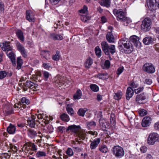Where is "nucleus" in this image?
<instances>
[{"label": "nucleus", "instance_id": "obj_59", "mask_svg": "<svg viewBox=\"0 0 159 159\" xmlns=\"http://www.w3.org/2000/svg\"><path fill=\"white\" fill-rule=\"evenodd\" d=\"M61 0H50V1L52 5L57 4Z\"/></svg>", "mask_w": 159, "mask_h": 159}, {"label": "nucleus", "instance_id": "obj_43", "mask_svg": "<svg viewBox=\"0 0 159 159\" xmlns=\"http://www.w3.org/2000/svg\"><path fill=\"white\" fill-rule=\"evenodd\" d=\"M80 19L83 21L86 22L88 20L90 19V17L87 15H80Z\"/></svg>", "mask_w": 159, "mask_h": 159}, {"label": "nucleus", "instance_id": "obj_2", "mask_svg": "<svg viewBox=\"0 0 159 159\" xmlns=\"http://www.w3.org/2000/svg\"><path fill=\"white\" fill-rule=\"evenodd\" d=\"M69 131L74 133L75 137L79 138V140H84V139L86 134L81 129L80 125H70L66 129L67 132H68Z\"/></svg>", "mask_w": 159, "mask_h": 159}, {"label": "nucleus", "instance_id": "obj_42", "mask_svg": "<svg viewBox=\"0 0 159 159\" xmlns=\"http://www.w3.org/2000/svg\"><path fill=\"white\" fill-rule=\"evenodd\" d=\"M110 123L111 125L115 126L116 124V119L113 114H111L110 118Z\"/></svg>", "mask_w": 159, "mask_h": 159}, {"label": "nucleus", "instance_id": "obj_5", "mask_svg": "<svg viewBox=\"0 0 159 159\" xmlns=\"http://www.w3.org/2000/svg\"><path fill=\"white\" fill-rule=\"evenodd\" d=\"M143 70L149 74H152L155 71L154 65L151 63H145L143 66Z\"/></svg>", "mask_w": 159, "mask_h": 159}, {"label": "nucleus", "instance_id": "obj_6", "mask_svg": "<svg viewBox=\"0 0 159 159\" xmlns=\"http://www.w3.org/2000/svg\"><path fill=\"white\" fill-rule=\"evenodd\" d=\"M151 21L150 19L145 18L142 21L141 28L144 31H147L151 28Z\"/></svg>", "mask_w": 159, "mask_h": 159}, {"label": "nucleus", "instance_id": "obj_40", "mask_svg": "<svg viewBox=\"0 0 159 159\" xmlns=\"http://www.w3.org/2000/svg\"><path fill=\"white\" fill-rule=\"evenodd\" d=\"M96 125V122L94 121H92L87 123V127L88 129H90L91 127H95Z\"/></svg>", "mask_w": 159, "mask_h": 159}, {"label": "nucleus", "instance_id": "obj_39", "mask_svg": "<svg viewBox=\"0 0 159 159\" xmlns=\"http://www.w3.org/2000/svg\"><path fill=\"white\" fill-rule=\"evenodd\" d=\"M90 89L94 92H97L99 90L98 87L95 84H91L90 86Z\"/></svg>", "mask_w": 159, "mask_h": 159}, {"label": "nucleus", "instance_id": "obj_23", "mask_svg": "<svg viewBox=\"0 0 159 159\" xmlns=\"http://www.w3.org/2000/svg\"><path fill=\"white\" fill-rule=\"evenodd\" d=\"M101 45L102 50L105 54V52H106L107 51H108L107 50H108L107 48H108L110 45L105 41H102L101 43Z\"/></svg>", "mask_w": 159, "mask_h": 159}, {"label": "nucleus", "instance_id": "obj_15", "mask_svg": "<svg viewBox=\"0 0 159 159\" xmlns=\"http://www.w3.org/2000/svg\"><path fill=\"white\" fill-rule=\"evenodd\" d=\"M7 54L8 57L10 58L13 65H16L15 58L14 53L11 51V49H9L7 50Z\"/></svg>", "mask_w": 159, "mask_h": 159}, {"label": "nucleus", "instance_id": "obj_11", "mask_svg": "<svg viewBox=\"0 0 159 159\" xmlns=\"http://www.w3.org/2000/svg\"><path fill=\"white\" fill-rule=\"evenodd\" d=\"M99 122L100 126L103 130L110 127L109 123L104 119H100Z\"/></svg>", "mask_w": 159, "mask_h": 159}, {"label": "nucleus", "instance_id": "obj_9", "mask_svg": "<svg viewBox=\"0 0 159 159\" xmlns=\"http://www.w3.org/2000/svg\"><path fill=\"white\" fill-rule=\"evenodd\" d=\"M16 46L17 49L20 52L23 56L24 57H26L27 55L25 50L24 46L19 42L17 43Z\"/></svg>", "mask_w": 159, "mask_h": 159}, {"label": "nucleus", "instance_id": "obj_46", "mask_svg": "<svg viewBox=\"0 0 159 159\" xmlns=\"http://www.w3.org/2000/svg\"><path fill=\"white\" fill-rule=\"evenodd\" d=\"M66 154L70 156H71L73 154V151L70 148H68L66 151Z\"/></svg>", "mask_w": 159, "mask_h": 159}, {"label": "nucleus", "instance_id": "obj_13", "mask_svg": "<svg viewBox=\"0 0 159 159\" xmlns=\"http://www.w3.org/2000/svg\"><path fill=\"white\" fill-rule=\"evenodd\" d=\"M151 119L150 117L148 116L144 117L143 119L142 125L143 127L149 126L151 123Z\"/></svg>", "mask_w": 159, "mask_h": 159}, {"label": "nucleus", "instance_id": "obj_34", "mask_svg": "<svg viewBox=\"0 0 159 159\" xmlns=\"http://www.w3.org/2000/svg\"><path fill=\"white\" fill-rule=\"evenodd\" d=\"M87 110L86 108H80L78 111L77 113L79 116L83 117Z\"/></svg>", "mask_w": 159, "mask_h": 159}, {"label": "nucleus", "instance_id": "obj_36", "mask_svg": "<svg viewBox=\"0 0 159 159\" xmlns=\"http://www.w3.org/2000/svg\"><path fill=\"white\" fill-rule=\"evenodd\" d=\"M99 150L102 153H106L107 152V148L106 145H100L99 147Z\"/></svg>", "mask_w": 159, "mask_h": 159}, {"label": "nucleus", "instance_id": "obj_35", "mask_svg": "<svg viewBox=\"0 0 159 159\" xmlns=\"http://www.w3.org/2000/svg\"><path fill=\"white\" fill-rule=\"evenodd\" d=\"M41 54L44 57L47 59V58L49 57L50 52L48 50H42L41 52Z\"/></svg>", "mask_w": 159, "mask_h": 159}, {"label": "nucleus", "instance_id": "obj_26", "mask_svg": "<svg viewBox=\"0 0 159 159\" xmlns=\"http://www.w3.org/2000/svg\"><path fill=\"white\" fill-rule=\"evenodd\" d=\"M143 42L145 45H148L153 43V39L151 37H147L143 39Z\"/></svg>", "mask_w": 159, "mask_h": 159}, {"label": "nucleus", "instance_id": "obj_58", "mask_svg": "<svg viewBox=\"0 0 159 159\" xmlns=\"http://www.w3.org/2000/svg\"><path fill=\"white\" fill-rule=\"evenodd\" d=\"M110 65V61L108 60H106L104 63V65L107 68H108L109 67Z\"/></svg>", "mask_w": 159, "mask_h": 159}, {"label": "nucleus", "instance_id": "obj_51", "mask_svg": "<svg viewBox=\"0 0 159 159\" xmlns=\"http://www.w3.org/2000/svg\"><path fill=\"white\" fill-rule=\"evenodd\" d=\"M50 74L47 71H43V76L44 78V79L45 81L47 80L48 78L49 77Z\"/></svg>", "mask_w": 159, "mask_h": 159}, {"label": "nucleus", "instance_id": "obj_20", "mask_svg": "<svg viewBox=\"0 0 159 159\" xmlns=\"http://www.w3.org/2000/svg\"><path fill=\"white\" fill-rule=\"evenodd\" d=\"M27 122L28 125L30 127L34 128L35 125V120L34 118L29 117L28 119Z\"/></svg>", "mask_w": 159, "mask_h": 159}, {"label": "nucleus", "instance_id": "obj_63", "mask_svg": "<svg viewBox=\"0 0 159 159\" xmlns=\"http://www.w3.org/2000/svg\"><path fill=\"white\" fill-rule=\"evenodd\" d=\"M31 146L32 147V150L33 151H36L37 150V148L36 147V145L34 144V143H33V144H31Z\"/></svg>", "mask_w": 159, "mask_h": 159}, {"label": "nucleus", "instance_id": "obj_49", "mask_svg": "<svg viewBox=\"0 0 159 159\" xmlns=\"http://www.w3.org/2000/svg\"><path fill=\"white\" fill-rule=\"evenodd\" d=\"M139 113L141 116H144L147 114V111L144 109H142L139 111Z\"/></svg>", "mask_w": 159, "mask_h": 159}, {"label": "nucleus", "instance_id": "obj_44", "mask_svg": "<svg viewBox=\"0 0 159 159\" xmlns=\"http://www.w3.org/2000/svg\"><path fill=\"white\" fill-rule=\"evenodd\" d=\"M36 155L37 157L39 158L45 156L46 153L44 152L39 151L37 152Z\"/></svg>", "mask_w": 159, "mask_h": 159}, {"label": "nucleus", "instance_id": "obj_27", "mask_svg": "<svg viewBox=\"0 0 159 159\" xmlns=\"http://www.w3.org/2000/svg\"><path fill=\"white\" fill-rule=\"evenodd\" d=\"M146 98V96L144 93L138 95L136 96V101L138 103H142V102H140V101L145 100Z\"/></svg>", "mask_w": 159, "mask_h": 159}, {"label": "nucleus", "instance_id": "obj_3", "mask_svg": "<svg viewBox=\"0 0 159 159\" xmlns=\"http://www.w3.org/2000/svg\"><path fill=\"white\" fill-rule=\"evenodd\" d=\"M113 13L116 16L117 20L123 22L124 25L127 26L131 22V20L126 16L125 13L122 10L115 9L113 10Z\"/></svg>", "mask_w": 159, "mask_h": 159}, {"label": "nucleus", "instance_id": "obj_54", "mask_svg": "<svg viewBox=\"0 0 159 159\" xmlns=\"http://www.w3.org/2000/svg\"><path fill=\"white\" fill-rule=\"evenodd\" d=\"M124 70V67L123 66L119 67L117 70L116 73L117 75H119L121 74Z\"/></svg>", "mask_w": 159, "mask_h": 159}, {"label": "nucleus", "instance_id": "obj_48", "mask_svg": "<svg viewBox=\"0 0 159 159\" xmlns=\"http://www.w3.org/2000/svg\"><path fill=\"white\" fill-rule=\"evenodd\" d=\"M88 7L87 6L84 5V6L83 8L79 11V12L80 13H85L87 11Z\"/></svg>", "mask_w": 159, "mask_h": 159}, {"label": "nucleus", "instance_id": "obj_38", "mask_svg": "<svg viewBox=\"0 0 159 159\" xmlns=\"http://www.w3.org/2000/svg\"><path fill=\"white\" fill-rule=\"evenodd\" d=\"M95 52L97 56L100 57L102 54V51L98 46H97L95 48Z\"/></svg>", "mask_w": 159, "mask_h": 159}, {"label": "nucleus", "instance_id": "obj_29", "mask_svg": "<svg viewBox=\"0 0 159 159\" xmlns=\"http://www.w3.org/2000/svg\"><path fill=\"white\" fill-rule=\"evenodd\" d=\"M93 63V60L92 58L89 57L86 60L85 62V67L86 68H90L91 65Z\"/></svg>", "mask_w": 159, "mask_h": 159}, {"label": "nucleus", "instance_id": "obj_25", "mask_svg": "<svg viewBox=\"0 0 159 159\" xmlns=\"http://www.w3.org/2000/svg\"><path fill=\"white\" fill-rule=\"evenodd\" d=\"M10 43L6 42L1 44L0 45V47L2 48V49L4 51H7V50L10 49L9 48Z\"/></svg>", "mask_w": 159, "mask_h": 159}, {"label": "nucleus", "instance_id": "obj_18", "mask_svg": "<svg viewBox=\"0 0 159 159\" xmlns=\"http://www.w3.org/2000/svg\"><path fill=\"white\" fill-rule=\"evenodd\" d=\"M26 18L30 22H34V16L32 15L31 11H26Z\"/></svg>", "mask_w": 159, "mask_h": 159}, {"label": "nucleus", "instance_id": "obj_37", "mask_svg": "<svg viewBox=\"0 0 159 159\" xmlns=\"http://www.w3.org/2000/svg\"><path fill=\"white\" fill-rule=\"evenodd\" d=\"M61 120L65 121H68L70 120V118L66 114L63 113L60 116Z\"/></svg>", "mask_w": 159, "mask_h": 159}, {"label": "nucleus", "instance_id": "obj_45", "mask_svg": "<svg viewBox=\"0 0 159 159\" xmlns=\"http://www.w3.org/2000/svg\"><path fill=\"white\" fill-rule=\"evenodd\" d=\"M122 93L121 92H118L115 93V95L114 96V98L116 100H119L121 98Z\"/></svg>", "mask_w": 159, "mask_h": 159}, {"label": "nucleus", "instance_id": "obj_4", "mask_svg": "<svg viewBox=\"0 0 159 159\" xmlns=\"http://www.w3.org/2000/svg\"><path fill=\"white\" fill-rule=\"evenodd\" d=\"M157 141L159 142V135L155 133L150 134L148 138V143L153 145Z\"/></svg>", "mask_w": 159, "mask_h": 159}, {"label": "nucleus", "instance_id": "obj_60", "mask_svg": "<svg viewBox=\"0 0 159 159\" xmlns=\"http://www.w3.org/2000/svg\"><path fill=\"white\" fill-rule=\"evenodd\" d=\"M147 148L145 146H142L140 148V149L141 151L143 153L145 152H146V151H147Z\"/></svg>", "mask_w": 159, "mask_h": 159}, {"label": "nucleus", "instance_id": "obj_52", "mask_svg": "<svg viewBox=\"0 0 159 159\" xmlns=\"http://www.w3.org/2000/svg\"><path fill=\"white\" fill-rule=\"evenodd\" d=\"M66 110L68 113L70 115L72 116L74 114V110L72 108L67 107L66 108Z\"/></svg>", "mask_w": 159, "mask_h": 159}, {"label": "nucleus", "instance_id": "obj_41", "mask_svg": "<svg viewBox=\"0 0 159 159\" xmlns=\"http://www.w3.org/2000/svg\"><path fill=\"white\" fill-rule=\"evenodd\" d=\"M60 57V52L57 51L56 52V53L53 55L52 57V59L55 61H57L59 60Z\"/></svg>", "mask_w": 159, "mask_h": 159}, {"label": "nucleus", "instance_id": "obj_22", "mask_svg": "<svg viewBox=\"0 0 159 159\" xmlns=\"http://www.w3.org/2000/svg\"><path fill=\"white\" fill-rule=\"evenodd\" d=\"M101 6L109 7L110 6V0H101L99 2Z\"/></svg>", "mask_w": 159, "mask_h": 159}, {"label": "nucleus", "instance_id": "obj_24", "mask_svg": "<svg viewBox=\"0 0 159 159\" xmlns=\"http://www.w3.org/2000/svg\"><path fill=\"white\" fill-rule=\"evenodd\" d=\"M16 34L18 38L22 41L24 40V38L23 33L22 31L20 30H18L16 31Z\"/></svg>", "mask_w": 159, "mask_h": 159}, {"label": "nucleus", "instance_id": "obj_16", "mask_svg": "<svg viewBox=\"0 0 159 159\" xmlns=\"http://www.w3.org/2000/svg\"><path fill=\"white\" fill-rule=\"evenodd\" d=\"M134 91L132 88L130 87H128L126 90V97L127 100H129L133 96Z\"/></svg>", "mask_w": 159, "mask_h": 159}, {"label": "nucleus", "instance_id": "obj_53", "mask_svg": "<svg viewBox=\"0 0 159 159\" xmlns=\"http://www.w3.org/2000/svg\"><path fill=\"white\" fill-rule=\"evenodd\" d=\"M143 87H141L137 89H135L134 90V92L136 94H138L142 91L143 89Z\"/></svg>", "mask_w": 159, "mask_h": 159}, {"label": "nucleus", "instance_id": "obj_47", "mask_svg": "<svg viewBox=\"0 0 159 159\" xmlns=\"http://www.w3.org/2000/svg\"><path fill=\"white\" fill-rule=\"evenodd\" d=\"M77 138H76L75 139V140L76 141V142H75V141L72 140L71 142V143L74 146H75V145H77L78 144H80V142L81 141H79L80 140L79 139Z\"/></svg>", "mask_w": 159, "mask_h": 159}, {"label": "nucleus", "instance_id": "obj_55", "mask_svg": "<svg viewBox=\"0 0 159 159\" xmlns=\"http://www.w3.org/2000/svg\"><path fill=\"white\" fill-rule=\"evenodd\" d=\"M56 34L52 33L50 34L49 37L51 39H52L54 40H56Z\"/></svg>", "mask_w": 159, "mask_h": 159}, {"label": "nucleus", "instance_id": "obj_62", "mask_svg": "<svg viewBox=\"0 0 159 159\" xmlns=\"http://www.w3.org/2000/svg\"><path fill=\"white\" fill-rule=\"evenodd\" d=\"M72 147L73 148V149H75V150L77 152H80L81 151V148L78 147H75L73 145H72Z\"/></svg>", "mask_w": 159, "mask_h": 159}, {"label": "nucleus", "instance_id": "obj_8", "mask_svg": "<svg viewBox=\"0 0 159 159\" xmlns=\"http://www.w3.org/2000/svg\"><path fill=\"white\" fill-rule=\"evenodd\" d=\"M24 85L29 88L32 89L33 91H36L39 89L38 85L30 81H27L24 84Z\"/></svg>", "mask_w": 159, "mask_h": 159}, {"label": "nucleus", "instance_id": "obj_32", "mask_svg": "<svg viewBox=\"0 0 159 159\" xmlns=\"http://www.w3.org/2000/svg\"><path fill=\"white\" fill-rule=\"evenodd\" d=\"M23 63L22 60L21 59L20 57H18L17 59V66L16 69L18 70L20 69Z\"/></svg>", "mask_w": 159, "mask_h": 159}, {"label": "nucleus", "instance_id": "obj_1", "mask_svg": "<svg viewBox=\"0 0 159 159\" xmlns=\"http://www.w3.org/2000/svg\"><path fill=\"white\" fill-rule=\"evenodd\" d=\"M118 45L119 49L122 52L129 53L133 50V46L128 39L126 38L121 39L118 42Z\"/></svg>", "mask_w": 159, "mask_h": 159}, {"label": "nucleus", "instance_id": "obj_17", "mask_svg": "<svg viewBox=\"0 0 159 159\" xmlns=\"http://www.w3.org/2000/svg\"><path fill=\"white\" fill-rule=\"evenodd\" d=\"M12 73L11 72H7L6 71H0V79L2 80L6 77H10L12 75Z\"/></svg>", "mask_w": 159, "mask_h": 159}, {"label": "nucleus", "instance_id": "obj_12", "mask_svg": "<svg viewBox=\"0 0 159 159\" xmlns=\"http://www.w3.org/2000/svg\"><path fill=\"white\" fill-rule=\"evenodd\" d=\"M130 39L135 46L136 47L140 46L141 43L139 41V39L138 37L136 35H133L130 37Z\"/></svg>", "mask_w": 159, "mask_h": 159}, {"label": "nucleus", "instance_id": "obj_57", "mask_svg": "<svg viewBox=\"0 0 159 159\" xmlns=\"http://www.w3.org/2000/svg\"><path fill=\"white\" fill-rule=\"evenodd\" d=\"M56 40H61L63 39V36L59 34H56Z\"/></svg>", "mask_w": 159, "mask_h": 159}, {"label": "nucleus", "instance_id": "obj_28", "mask_svg": "<svg viewBox=\"0 0 159 159\" xmlns=\"http://www.w3.org/2000/svg\"><path fill=\"white\" fill-rule=\"evenodd\" d=\"M156 3V0H146V4L149 8L152 9Z\"/></svg>", "mask_w": 159, "mask_h": 159}, {"label": "nucleus", "instance_id": "obj_21", "mask_svg": "<svg viewBox=\"0 0 159 159\" xmlns=\"http://www.w3.org/2000/svg\"><path fill=\"white\" fill-rule=\"evenodd\" d=\"M16 129L15 126L10 124L7 128V131L9 134H13L15 133Z\"/></svg>", "mask_w": 159, "mask_h": 159}, {"label": "nucleus", "instance_id": "obj_30", "mask_svg": "<svg viewBox=\"0 0 159 159\" xmlns=\"http://www.w3.org/2000/svg\"><path fill=\"white\" fill-rule=\"evenodd\" d=\"M97 76L99 79L103 80L107 79L109 77V76L107 73L98 74Z\"/></svg>", "mask_w": 159, "mask_h": 159}, {"label": "nucleus", "instance_id": "obj_31", "mask_svg": "<svg viewBox=\"0 0 159 159\" xmlns=\"http://www.w3.org/2000/svg\"><path fill=\"white\" fill-rule=\"evenodd\" d=\"M82 96V92L81 90L78 89L77 90L73 96L74 98L75 99H80Z\"/></svg>", "mask_w": 159, "mask_h": 159}, {"label": "nucleus", "instance_id": "obj_19", "mask_svg": "<svg viewBox=\"0 0 159 159\" xmlns=\"http://www.w3.org/2000/svg\"><path fill=\"white\" fill-rule=\"evenodd\" d=\"M106 38L110 43H113L114 42V38L111 32H108L106 35Z\"/></svg>", "mask_w": 159, "mask_h": 159}, {"label": "nucleus", "instance_id": "obj_7", "mask_svg": "<svg viewBox=\"0 0 159 159\" xmlns=\"http://www.w3.org/2000/svg\"><path fill=\"white\" fill-rule=\"evenodd\" d=\"M113 152L114 154L116 157H121L124 154L123 149L119 146H115L113 148Z\"/></svg>", "mask_w": 159, "mask_h": 159}, {"label": "nucleus", "instance_id": "obj_10", "mask_svg": "<svg viewBox=\"0 0 159 159\" xmlns=\"http://www.w3.org/2000/svg\"><path fill=\"white\" fill-rule=\"evenodd\" d=\"M101 139L99 138L95 139L93 141H90V147L91 150L95 149L100 142Z\"/></svg>", "mask_w": 159, "mask_h": 159}, {"label": "nucleus", "instance_id": "obj_14", "mask_svg": "<svg viewBox=\"0 0 159 159\" xmlns=\"http://www.w3.org/2000/svg\"><path fill=\"white\" fill-rule=\"evenodd\" d=\"M108 51H107L106 52H105V54L107 55H109V58L111 59L110 57V53L113 54L116 52L115 46L114 45L111 44L109 46L108 48Z\"/></svg>", "mask_w": 159, "mask_h": 159}, {"label": "nucleus", "instance_id": "obj_64", "mask_svg": "<svg viewBox=\"0 0 159 159\" xmlns=\"http://www.w3.org/2000/svg\"><path fill=\"white\" fill-rule=\"evenodd\" d=\"M154 128L156 129H159V121L155 124Z\"/></svg>", "mask_w": 159, "mask_h": 159}, {"label": "nucleus", "instance_id": "obj_50", "mask_svg": "<svg viewBox=\"0 0 159 159\" xmlns=\"http://www.w3.org/2000/svg\"><path fill=\"white\" fill-rule=\"evenodd\" d=\"M21 102L22 103H25L27 104H29L30 103V101L27 99L25 97L22 98L21 100Z\"/></svg>", "mask_w": 159, "mask_h": 159}, {"label": "nucleus", "instance_id": "obj_33", "mask_svg": "<svg viewBox=\"0 0 159 159\" xmlns=\"http://www.w3.org/2000/svg\"><path fill=\"white\" fill-rule=\"evenodd\" d=\"M27 131L28 135L30 137H33L36 135L37 134V133L35 131L31 129H28Z\"/></svg>", "mask_w": 159, "mask_h": 159}, {"label": "nucleus", "instance_id": "obj_61", "mask_svg": "<svg viewBox=\"0 0 159 159\" xmlns=\"http://www.w3.org/2000/svg\"><path fill=\"white\" fill-rule=\"evenodd\" d=\"M152 82V80L149 79H146L145 80V83L148 84H151Z\"/></svg>", "mask_w": 159, "mask_h": 159}, {"label": "nucleus", "instance_id": "obj_56", "mask_svg": "<svg viewBox=\"0 0 159 159\" xmlns=\"http://www.w3.org/2000/svg\"><path fill=\"white\" fill-rule=\"evenodd\" d=\"M131 87L132 88H135L138 87L139 85L138 84H136L134 82H132L130 83Z\"/></svg>", "mask_w": 159, "mask_h": 159}]
</instances>
